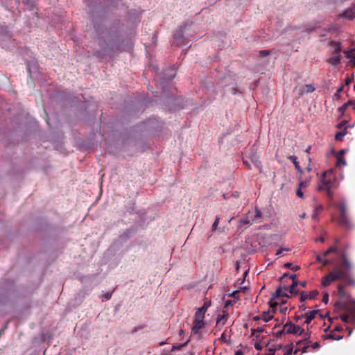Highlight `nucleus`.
<instances>
[{
  "instance_id": "obj_1",
  "label": "nucleus",
  "mask_w": 355,
  "mask_h": 355,
  "mask_svg": "<svg viewBox=\"0 0 355 355\" xmlns=\"http://www.w3.org/2000/svg\"><path fill=\"white\" fill-rule=\"evenodd\" d=\"M339 279L344 280L348 284H355V281L350 275L349 271L341 268H335L324 276L322 279L321 284L322 286L326 287L331 282Z\"/></svg>"
},
{
  "instance_id": "obj_2",
  "label": "nucleus",
  "mask_w": 355,
  "mask_h": 355,
  "mask_svg": "<svg viewBox=\"0 0 355 355\" xmlns=\"http://www.w3.org/2000/svg\"><path fill=\"white\" fill-rule=\"evenodd\" d=\"M335 206L338 207L340 210V214L338 220L339 224L347 228H350L352 227V223L347 215V207L345 200L341 201Z\"/></svg>"
},
{
  "instance_id": "obj_3",
  "label": "nucleus",
  "mask_w": 355,
  "mask_h": 355,
  "mask_svg": "<svg viewBox=\"0 0 355 355\" xmlns=\"http://www.w3.org/2000/svg\"><path fill=\"white\" fill-rule=\"evenodd\" d=\"M284 331L286 334H293L296 335H302L304 329L300 326L293 324L291 322H287L284 325Z\"/></svg>"
},
{
  "instance_id": "obj_4",
  "label": "nucleus",
  "mask_w": 355,
  "mask_h": 355,
  "mask_svg": "<svg viewBox=\"0 0 355 355\" xmlns=\"http://www.w3.org/2000/svg\"><path fill=\"white\" fill-rule=\"evenodd\" d=\"M319 294V292L317 290H314L311 291L309 295H307L305 292H302L300 294V302H304L306 300H313L315 299Z\"/></svg>"
},
{
  "instance_id": "obj_5",
  "label": "nucleus",
  "mask_w": 355,
  "mask_h": 355,
  "mask_svg": "<svg viewBox=\"0 0 355 355\" xmlns=\"http://www.w3.org/2000/svg\"><path fill=\"white\" fill-rule=\"evenodd\" d=\"M340 17H345L348 20H352L355 17V5L348 8Z\"/></svg>"
},
{
  "instance_id": "obj_6",
  "label": "nucleus",
  "mask_w": 355,
  "mask_h": 355,
  "mask_svg": "<svg viewBox=\"0 0 355 355\" xmlns=\"http://www.w3.org/2000/svg\"><path fill=\"white\" fill-rule=\"evenodd\" d=\"M253 223H254V218L252 217V213L249 211L246 216H243L240 219L239 227H241V225L243 224L250 225H252Z\"/></svg>"
},
{
  "instance_id": "obj_7",
  "label": "nucleus",
  "mask_w": 355,
  "mask_h": 355,
  "mask_svg": "<svg viewBox=\"0 0 355 355\" xmlns=\"http://www.w3.org/2000/svg\"><path fill=\"white\" fill-rule=\"evenodd\" d=\"M205 326L204 321L194 320L193 326L191 328V332L193 334H196L199 330L202 329Z\"/></svg>"
},
{
  "instance_id": "obj_8",
  "label": "nucleus",
  "mask_w": 355,
  "mask_h": 355,
  "mask_svg": "<svg viewBox=\"0 0 355 355\" xmlns=\"http://www.w3.org/2000/svg\"><path fill=\"white\" fill-rule=\"evenodd\" d=\"M318 310H312L304 315L305 323L309 324L313 319L315 318Z\"/></svg>"
},
{
  "instance_id": "obj_9",
  "label": "nucleus",
  "mask_w": 355,
  "mask_h": 355,
  "mask_svg": "<svg viewBox=\"0 0 355 355\" xmlns=\"http://www.w3.org/2000/svg\"><path fill=\"white\" fill-rule=\"evenodd\" d=\"M288 158L293 163L297 171L300 173H302V169L301 168L297 157L295 155H291Z\"/></svg>"
},
{
  "instance_id": "obj_10",
  "label": "nucleus",
  "mask_w": 355,
  "mask_h": 355,
  "mask_svg": "<svg viewBox=\"0 0 355 355\" xmlns=\"http://www.w3.org/2000/svg\"><path fill=\"white\" fill-rule=\"evenodd\" d=\"M353 105V109H355V101H349L347 103H344L341 107L338 108V112H340L342 114H343L345 110L349 106Z\"/></svg>"
},
{
  "instance_id": "obj_11",
  "label": "nucleus",
  "mask_w": 355,
  "mask_h": 355,
  "mask_svg": "<svg viewBox=\"0 0 355 355\" xmlns=\"http://www.w3.org/2000/svg\"><path fill=\"white\" fill-rule=\"evenodd\" d=\"M286 289H287L286 286L282 287L281 286H279L276 289V291L273 294V296H272V299H276V298H278V297H281L282 290H286Z\"/></svg>"
},
{
  "instance_id": "obj_12",
  "label": "nucleus",
  "mask_w": 355,
  "mask_h": 355,
  "mask_svg": "<svg viewBox=\"0 0 355 355\" xmlns=\"http://www.w3.org/2000/svg\"><path fill=\"white\" fill-rule=\"evenodd\" d=\"M345 53L349 58V62L355 66V53L352 51H345Z\"/></svg>"
},
{
  "instance_id": "obj_13",
  "label": "nucleus",
  "mask_w": 355,
  "mask_h": 355,
  "mask_svg": "<svg viewBox=\"0 0 355 355\" xmlns=\"http://www.w3.org/2000/svg\"><path fill=\"white\" fill-rule=\"evenodd\" d=\"M328 338L331 340H341L343 338V335H338L336 332L332 331L331 333L328 335Z\"/></svg>"
},
{
  "instance_id": "obj_14",
  "label": "nucleus",
  "mask_w": 355,
  "mask_h": 355,
  "mask_svg": "<svg viewBox=\"0 0 355 355\" xmlns=\"http://www.w3.org/2000/svg\"><path fill=\"white\" fill-rule=\"evenodd\" d=\"M340 57L338 55V56H335V57L329 58L327 60L328 62H329L330 64H331L332 65H334V66L338 65L340 63Z\"/></svg>"
},
{
  "instance_id": "obj_15",
  "label": "nucleus",
  "mask_w": 355,
  "mask_h": 355,
  "mask_svg": "<svg viewBox=\"0 0 355 355\" xmlns=\"http://www.w3.org/2000/svg\"><path fill=\"white\" fill-rule=\"evenodd\" d=\"M272 318L273 315L270 314V311H264L261 315V320H264L265 322L270 321Z\"/></svg>"
},
{
  "instance_id": "obj_16",
  "label": "nucleus",
  "mask_w": 355,
  "mask_h": 355,
  "mask_svg": "<svg viewBox=\"0 0 355 355\" xmlns=\"http://www.w3.org/2000/svg\"><path fill=\"white\" fill-rule=\"evenodd\" d=\"M204 318L205 314L197 310L194 315V320L204 321Z\"/></svg>"
},
{
  "instance_id": "obj_17",
  "label": "nucleus",
  "mask_w": 355,
  "mask_h": 355,
  "mask_svg": "<svg viewBox=\"0 0 355 355\" xmlns=\"http://www.w3.org/2000/svg\"><path fill=\"white\" fill-rule=\"evenodd\" d=\"M342 264L343 266L346 268L345 270L347 271L352 268V263H350L347 257L342 259Z\"/></svg>"
},
{
  "instance_id": "obj_18",
  "label": "nucleus",
  "mask_w": 355,
  "mask_h": 355,
  "mask_svg": "<svg viewBox=\"0 0 355 355\" xmlns=\"http://www.w3.org/2000/svg\"><path fill=\"white\" fill-rule=\"evenodd\" d=\"M338 252V246L334 245L330 247L327 251L324 252L323 256L327 257L330 253L337 252Z\"/></svg>"
},
{
  "instance_id": "obj_19",
  "label": "nucleus",
  "mask_w": 355,
  "mask_h": 355,
  "mask_svg": "<svg viewBox=\"0 0 355 355\" xmlns=\"http://www.w3.org/2000/svg\"><path fill=\"white\" fill-rule=\"evenodd\" d=\"M338 295L340 297H345L346 296V293L345 291L344 286L341 284L338 286Z\"/></svg>"
},
{
  "instance_id": "obj_20",
  "label": "nucleus",
  "mask_w": 355,
  "mask_h": 355,
  "mask_svg": "<svg viewBox=\"0 0 355 355\" xmlns=\"http://www.w3.org/2000/svg\"><path fill=\"white\" fill-rule=\"evenodd\" d=\"M347 134V131L344 130L343 131L338 132L335 135V139L337 141H342L343 137Z\"/></svg>"
},
{
  "instance_id": "obj_21",
  "label": "nucleus",
  "mask_w": 355,
  "mask_h": 355,
  "mask_svg": "<svg viewBox=\"0 0 355 355\" xmlns=\"http://www.w3.org/2000/svg\"><path fill=\"white\" fill-rule=\"evenodd\" d=\"M174 37L178 44H181L183 42L184 37L181 32L176 33L174 35Z\"/></svg>"
},
{
  "instance_id": "obj_22",
  "label": "nucleus",
  "mask_w": 355,
  "mask_h": 355,
  "mask_svg": "<svg viewBox=\"0 0 355 355\" xmlns=\"http://www.w3.org/2000/svg\"><path fill=\"white\" fill-rule=\"evenodd\" d=\"M284 267L287 268H290L291 270H292L293 271H297V270H300V267L299 266H293L292 263H290V262L286 263L284 264Z\"/></svg>"
},
{
  "instance_id": "obj_23",
  "label": "nucleus",
  "mask_w": 355,
  "mask_h": 355,
  "mask_svg": "<svg viewBox=\"0 0 355 355\" xmlns=\"http://www.w3.org/2000/svg\"><path fill=\"white\" fill-rule=\"evenodd\" d=\"M327 173V172L325 171L322 173V178L321 181H322V184L327 188V187H330L329 184H331V181L325 180V175H326Z\"/></svg>"
},
{
  "instance_id": "obj_24",
  "label": "nucleus",
  "mask_w": 355,
  "mask_h": 355,
  "mask_svg": "<svg viewBox=\"0 0 355 355\" xmlns=\"http://www.w3.org/2000/svg\"><path fill=\"white\" fill-rule=\"evenodd\" d=\"M285 348L287 349L286 352L284 353V355H293V343L285 346Z\"/></svg>"
},
{
  "instance_id": "obj_25",
  "label": "nucleus",
  "mask_w": 355,
  "mask_h": 355,
  "mask_svg": "<svg viewBox=\"0 0 355 355\" xmlns=\"http://www.w3.org/2000/svg\"><path fill=\"white\" fill-rule=\"evenodd\" d=\"M296 285L291 284V286L289 288V293L292 295H297L299 292V291L297 289Z\"/></svg>"
},
{
  "instance_id": "obj_26",
  "label": "nucleus",
  "mask_w": 355,
  "mask_h": 355,
  "mask_svg": "<svg viewBox=\"0 0 355 355\" xmlns=\"http://www.w3.org/2000/svg\"><path fill=\"white\" fill-rule=\"evenodd\" d=\"M311 344V341L309 340L306 343L303 344V346L301 347V352L306 353L307 352V349L310 347Z\"/></svg>"
},
{
  "instance_id": "obj_27",
  "label": "nucleus",
  "mask_w": 355,
  "mask_h": 355,
  "mask_svg": "<svg viewBox=\"0 0 355 355\" xmlns=\"http://www.w3.org/2000/svg\"><path fill=\"white\" fill-rule=\"evenodd\" d=\"M289 277L292 279L293 281V283L292 284H294V285H296V286H298L299 284H300V282L298 281L297 278V275L295 274H291L289 275Z\"/></svg>"
},
{
  "instance_id": "obj_28",
  "label": "nucleus",
  "mask_w": 355,
  "mask_h": 355,
  "mask_svg": "<svg viewBox=\"0 0 355 355\" xmlns=\"http://www.w3.org/2000/svg\"><path fill=\"white\" fill-rule=\"evenodd\" d=\"M227 317H228V314H223V315H218V317L216 318V323L219 324L220 322V321H222L223 320H226Z\"/></svg>"
},
{
  "instance_id": "obj_29",
  "label": "nucleus",
  "mask_w": 355,
  "mask_h": 355,
  "mask_svg": "<svg viewBox=\"0 0 355 355\" xmlns=\"http://www.w3.org/2000/svg\"><path fill=\"white\" fill-rule=\"evenodd\" d=\"M112 295V292H111V293L107 292V293H104V294L102 295V300H103V302H104V301L109 300L111 298Z\"/></svg>"
},
{
  "instance_id": "obj_30",
  "label": "nucleus",
  "mask_w": 355,
  "mask_h": 355,
  "mask_svg": "<svg viewBox=\"0 0 355 355\" xmlns=\"http://www.w3.org/2000/svg\"><path fill=\"white\" fill-rule=\"evenodd\" d=\"M306 93H311L315 90V87L312 85H305Z\"/></svg>"
},
{
  "instance_id": "obj_31",
  "label": "nucleus",
  "mask_w": 355,
  "mask_h": 355,
  "mask_svg": "<svg viewBox=\"0 0 355 355\" xmlns=\"http://www.w3.org/2000/svg\"><path fill=\"white\" fill-rule=\"evenodd\" d=\"M252 217L254 218V221L257 218H259L261 217V211L258 208H255V214H252Z\"/></svg>"
},
{
  "instance_id": "obj_32",
  "label": "nucleus",
  "mask_w": 355,
  "mask_h": 355,
  "mask_svg": "<svg viewBox=\"0 0 355 355\" xmlns=\"http://www.w3.org/2000/svg\"><path fill=\"white\" fill-rule=\"evenodd\" d=\"M291 249L288 248H281L279 250H277V253H276V256L277 257H280L282 255V253H283V252H288L290 251Z\"/></svg>"
},
{
  "instance_id": "obj_33",
  "label": "nucleus",
  "mask_w": 355,
  "mask_h": 355,
  "mask_svg": "<svg viewBox=\"0 0 355 355\" xmlns=\"http://www.w3.org/2000/svg\"><path fill=\"white\" fill-rule=\"evenodd\" d=\"M219 220H220V218L218 216H217L216 218H215V220L212 225V227H211V230L212 231H214L217 229V226L219 223Z\"/></svg>"
},
{
  "instance_id": "obj_34",
  "label": "nucleus",
  "mask_w": 355,
  "mask_h": 355,
  "mask_svg": "<svg viewBox=\"0 0 355 355\" xmlns=\"http://www.w3.org/2000/svg\"><path fill=\"white\" fill-rule=\"evenodd\" d=\"M347 164L344 158L341 157H338V159H337V165L338 166H340V165H343V166H345Z\"/></svg>"
},
{
  "instance_id": "obj_35",
  "label": "nucleus",
  "mask_w": 355,
  "mask_h": 355,
  "mask_svg": "<svg viewBox=\"0 0 355 355\" xmlns=\"http://www.w3.org/2000/svg\"><path fill=\"white\" fill-rule=\"evenodd\" d=\"M188 342H186L185 343L182 344V345H173L172 347V349H171V351H175V350H180L184 346H185L187 344Z\"/></svg>"
},
{
  "instance_id": "obj_36",
  "label": "nucleus",
  "mask_w": 355,
  "mask_h": 355,
  "mask_svg": "<svg viewBox=\"0 0 355 355\" xmlns=\"http://www.w3.org/2000/svg\"><path fill=\"white\" fill-rule=\"evenodd\" d=\"M207 309H208V304L207 303H205L202 307L198 309L197 310H198L199 311H201V312H202V313L205 314Z\"/></svg>"
},
{
  "instance_id": "obj_37",
  "label": "nucleus",
  "mask_w": 355,
  "mask_h": 355,
  "mask_svg": "<svg viewBox=\"0 0 355 355\" xmlns=\"http://www.w3.org/2000/svg\"><path fill=\"white\" fill-rule=\"evenodd\" d=\"M347 121H343L342 122H340L338 125V128H344L345 130H346L347 128L349 127V125L347 126Z\"/></svg>"
},
{
  "instance_id": "obj_38",
  "label": "nucleus",
  "mask_w": 355,
  "mask_h": 355,
  "mask_svg": "<svg viewBox=\"0 0 355 355\" xmlns=\"http://www.w3.org/2000/svg\"><path fill=\"white\" fill-rule=\"evenodd\" d=\"M316 259H317L318 261H320V262L322 261L324 266L327 265L329 263V262L328 260H324L323 261L322 259V257L320 255H318L317 257H316Z\"/></svg>"
},
{
  "instance_id": "obj_39",
  "label": "nucleus",
  "mask_w": 355,
  "mask_h": 355,
  "mask_svg": "<svg viewBox=\"0 0 355 355\" xmlns=\"http://www.w3.org/2000/svg\"><path fill=\"white\" fill-rule=\"evenodd\" d=\"M275 300V299L271 298L269 301V304L271 308H275L278 305V303L274 301Z\"/></svg>"
},
{
  "instance_id": "obj_40",
  "label": "nucleus",
  "mask_w": 355,
  "mask_h": 355,
  "mask_svg": "<svg viewBox=\"0 0 355 355\" xmlns=\"http://www.w3.org/2000/svg\"><path fill=\"white\" fill-rule=\"evenodd\" d=\"M322 301L325 303V304H327L328 302H329V295L327 293H324L323 294V297H322Z\"/></svg>"
},
{
  "instance_id": "obj_41",
  "label": "nucleus",
  "mask_w": 355,
  "mask_h": 355,
  "mask_svg": "<svg viewBox=\"0 0 355 355\" xmlns=\"http://www.w3.org/2000/svg\"><path fill=\"white\" fill-rule=\"evenodd\" d=\"M307 341H309L307 340V338H304L303 340L297 341L296 343V345L298 346V347H301V345H302L303 344L306 343Z\"/></svg>"
},
{
  "instance_id": "obj_42",
  "label": "nucleus",
  "mask_w": 355,
  "mask_h": 355,
  "mask_svg": "<svg viewBox=\"0 0 355 355\" xmlns=\"http://www.w3.org/2000/svg\"><path fill=\"white\" fill-rule=\"evenodd\" d=\"M263 327H258L256 329H252V335L254 336L256 332H263Z\"/></svg>"
},
{
  "instance_id": "obj_43",
  "label": "nucleus",
  "mask_w": 355,
  "mask_h": 355,
  "mask_svg": "<svg viewBox=\"0 0 355 355\" xmlns=\"http://www.w3.org/2000/svg\"><path fill=\"white\" fill-rule=\"evenodd\" d=\"M339 254H340V256L342 259L347 257V252H346L345 250L340 251Z\"/></svg>"
},
{
  "instance_id": "obj_44",
  "label": "nucleus",
  "mask_w": 355,
  "mask_h": 355,
  "mask_svg": "<svg viewBox=\"0 0 355 355\" xmlns=\"http://www.w3.org/2000/svg\"><path fill=\"white\" fill-rule=\"evenodd\" d=\"M326 192H327V193L329 197L333 198L334 193L331 191V187L326 188Z\"/></svg>"
},
{
  "instance_id": "obj_45",
  "label": "nucleus",
  "mask_w": 355,
  "mask_h": 355,
  "mask_svg": "<svg viewBox=\"0 0 355 355\" xmlns=\"http://www.w3.org/2000/svg\"><path fill=\"white\" fill-rule=\"evenodd\" d=\"M259 54L263 56H266L269 54V51L268 50H261L259 51Z\"/></svg>"
},
{
  "instance_id": "obj_46",
  "label": "nucleus",
  "mask_w": 355,
  "mask_h": 355,
  "mask_svg": "<svg viewBox=\"0 0 355 355\" xmlns=\"http://www.w3.org/2000/svg\"><path fill=\"white\" fill-rule=\"evenodd\" d=\"M297 196L301 198H302L304 197V194L301 190V188H300L297 191Z\"/></svg>"
},
{
  "instance_id": "obj_47",
  "label": "nucleus",
  "mask_w": 355,
  "mask_h": 355,
  "mask_svg": "<svg viewBox=\"0 0 355 355\" xmlns=\"http://www.w3.org/2000/svg\"><path fill=\"white\" fill-rule=\"evenodd\" d=\"M239 291H234L232 294L231 295L234 297V298H236L238 299L239 298Z\"/></svg>"
},
{
  "instance_id": "obj_48",
  "label": "nucleus",
  "mask_w": 355,
  "mask_h": 355,
  "mask_svg": "<svg viewBox=\"0 0 355 355\" xmlns=\"http://www.w3.org/2000/svg\"><path fill=\"white\" fill-rule=\"evenodd\" d=\"M313 349H316L320 347V345L318 342H315L312 345Z\"/></svg>"
},
{
  "instance_id": "obj_49",
  "label": "nucleus",
  "mask_w": 355,
  "mask_h": 355,
  "mask_svg": "<svg viewBox=\"0 0 355 355\" xmlns=\"http://www.w3.org/2000/svg\"><path fill=\"white\" fill-rule=\"evenodd\" d=\"M254 348L257 350H261L262 349V346L259 343H256L254 345Z\"/></svg>"
},
{
  "instance_id": "obj_50",
  "label": "nucleus",
  "mask_w": 355,
  "mask_h": 355,
  "mask_svg": "<svg viewBox=\"0 0 355 355\" xmlns=\"http://www.w3.org/2000/svg\"><path fill=\"white\" fill-rule=\"evenodd\" d=\"M340 318L341 320L345 322H347L348 321V318H349V316L348 315H341L340 316Z\"/></svg>"
},
{
  "instance_id": "obj_51",
  "label": "nucleus",
  "mask_w": 355,
  "mask_h": 355,
  "mask_svg": "<svg viewBox=\"0 0 355 355\" xmlns=\"http://www.w3.org/2000/svg\"><path fill=\"white\" fill-rule=\"evenodd\" d=\"M312 218L314 219V220H318V211H314L313 214H312Z\"/></svg>"
},
{
  "instance_id": "obj_52",
  "label": "nucleus",
  "mask_w": 355,
  "mask_h": 355,
  "mask_svg": "<svg viewBox=\"0 0 355 355\" xmlns=\"http://www.w3.org/2000/svg\"><path fill=\"white\" fill-rule=\"evenodd\" d=\"M276 349H270L268 354L266 355H275Z\"/></svg>"
},
{
  "instance_id": "obj_53",
  "label": "nucleus",
  "mask_w": 355,
  "mask_h": 355,
  "mask_svg": "<svg viewBox=\"0 0 355 355\" xmlns=\"http://www.w3.org/2000/svg\"><path fill=\"white\" fill-rule=\"evenodd\" d=\"M220 339L221 340H223V341L226 342L227 339H226V335H225V332H223V333L221 334V336H220Z\"/></svg>"
},
{
  "instance_id": "obj_54",
  "label": "nucleus",
  "mask_w": 355,
  "mask_h": 355,
  "mask_svg": "<svg viewBox=\"0 0 355 355\" xmlns=\"http://www.w3.org/2000/svg\"><path fill=\"white\" fill-rule=\"evenodd\" d=\"M301 347L297 346L295 350H293V354H296L298 352H301Z\"/></svg>"
},
{
  "instance_id": "obj_55",
  "label": "nucleus",
  "mask_w": 355,
  "mask_h": 355,
  "mask_svg": "<svg viewBox=\"0 0 355 355\" xmlns=\"http://www.w3.org/2000/svg\"><path fill=\"white\" fill-rule=\"evenodd\" d=\"M286 333V331H284V329L281 331H279L277 332V336H281L282 334H285Z\"/></svg>"
},
{
  "instance_id": "obj_56",
  "label": "nucleus",
  "mask_w": 355,
  "mask_h": 355,
  "mask_svg": "<svg viewBox=\"0 0 355 355\" xmlns=\"http://www.w3.org/2000/svg\"><path fill=\"white\" fill-rule=\"evenodd\" d=\"M343 87H340L336 93L335 96H338L339 94L343 91Z\"/></svg>"
},
{
  "instance_id": "obj_57",
  "label": "nucleus",
  "mask_w": 355,
  "mask_h": 355,
  "mask_svg": "<svg viewBox=\"0 0 355 355\" xmlns=\"http://www.w3.org/2000/svg\"><path fill=\"white\" fill-rule=\"evenodd\" d=\"M307 185V182H302L300 184V188H302V187H306Z\"/></svg>"
},
{
  "instance_id": "obj_58",
  "label": "nucleus",
  "mask_w": 355,
  "mask_h": 355,
  "mask_svg": "<svg viewBox=\"0 0 355 355\" xmlns=\"http://www.w3.org/2000/svg\"><path fill=\"white\" fill-rule=\"evenodd\" d=\"M289 274L287 272H285L280 278L279 280L282 281L284 277H289Z\"/></svg>"
},
{
  "instance_id": "obj_59",
  "label": "nucleus",
  "mask_w": 355,
  "mask_h": 355,
  "mask_svg": "<svg viewBox=\"0 0 355 355\" xmlns=\"http://www.w3.org/2000/svg\"><path fill=\"white\" fill-rule=\"evenodd\" d=\"M322 205H318V206L315 207L314 211H318L322 210Z\"/></svg>"
},
{
  "instance_id": "obj_60",
  "label": "nucleus",
  "mask_w": 355,
  "mask_h": 355,
  "mask_svg": "<svg viewBox=\"0 0 355 355\" xmlns=\"http://www.w3.org/2000/svg\"><path fill=\"white\" fill-rule=\"evenodd\" d=\"M259 320H261V316L257 315V316L253 317V320H254V321H257Z\"/></svg>"
},
{
  "instance_id": "obj_61",
  "label": "nucleus",
  "mask_w": 355,
  "mask_h": 355,
  "mask_svg": "<svg viewBox=\"0 0 355 355\" xmlns=\"http://www.w3.org/2000/svg\"><path fill=\"white\" fill-rule=\"evenodd\" d=\"M235 355H243V352L241 350H237L235 352Z\"/></svg>"
},
{
  "instance_id": "obj_62",
  "label": "nucleus",
  "mask_w": 355,
  "mask_h": 355,
  "mask_svg": "<svg viewBox=\"0 0 355 355\" xmlns=\"http://www.w3.org/2000/svg\"><path fill=\"white\" fill-rule=\"evenodd\" d=\"M299 285L302 286V287L305 288L306 286V282L304 281V282H300V284Z\"/></svg>"
},
{
  "instance_id": "obj_63",
  "label": "nucleus",
  "mask_w": 355,
  "mask_h": 355,
  "mask_svg": "<svg viewBox=\"0 0 355 355\" xmlns=\"http://www.w3.org/2000/svg\"><path fill=\"white\" fill-rule=\"evenodd\" d=\"M334 241H335V245L338 246V244L340 242V239L338 238H336Z\"/></svg>"
},
{
  "instance_id": "obj_64",
  "label": "nucleus",
  "mask_w": 355,
  "mask_h": 355,
  "mask_svg": "<svg viewBox=\"0 0 355 355\" xmlns=\"http://www.w3.org/2000/svg\"><path fill=\"white\" fill-rule=\"evenodd\" d=\"M298 92H299L300 95H302L303 93L304 92V88H300V89H299Z\"/></svg>"
}]
</instances>
